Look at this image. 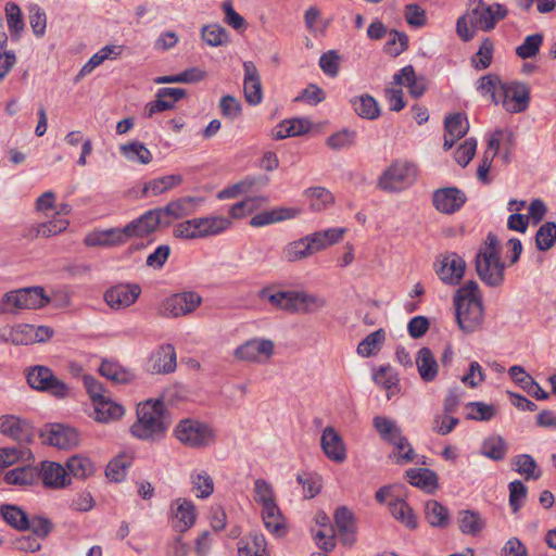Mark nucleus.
Instances as JSON below:
<instances>
[{
	"label": "nucleus",
	"instance_id": "10",
	"mask_svg": "<svg viewBox=\"0 0 556 556\" xmlns=\"http://www.w3.org/2000/svg\"><path fill=\"white\" fill-rule=\"evenodd\" d=\"M475 268L480 280L488 287L497 288L503 285L505 278V263L502 257L476 254Z\"/></svg>",
	"mask_w": 556,
	"mask_h": 556
},
{
	"label": "nucleus",
	"instance_id": "16",
	"mask_svg": "<svg viewBox=\"0 0 556 556\" xmlns=\"http://www.w3.org/2000/svg\"><path fill=\"white\" fill-rule=\"evenodd\" d=\"M204 199L201 197L186 195L168 202L163 207H157L162 219H181L192 215L202 205Z\"/></svg>",
	"mask_w": 556,
	"mask_h": 556
},
{
	"label": "nucleus",
	"instance_id": "55",
	"mask_svg": "<svg viewBox=\"0 0 556 556\" xmlns=\"http://www.w3.org/2000/svg\"><path fill=\"white\" fill-rule=\"evenodd\" d=\"M516 471L527 480H536L541 477V470L538 468L535 459L529 454H520L514 457Z\"/></svg>",
	"mask_w": 556,
	"mask_h": 556
},
{
	"label": "nucleus",
	"instance_id": "50",
	"mask_svg": "<svg viewBox=\"0 0 556 556\" xmlns=\"http://www.w3.org/2000/svg\"><path fill=\"white\" fill-rule=\"evenodd\" d=\"M295 313L311 314L321 309L326 300L303 291H295Z\"/></svg>",
	"mask_w": 556,
	"mask_h": 556
},
{
	"label": "nucleus",
	"instance_id": "8",
	"mask_svg": "<svg viewBox=\"0 0 556 556\" xmlns=\"http://www.w3.org/2000/svg\"><path fill=\"white\" fill-rule=\"evenodd\" d=\"M202 303V296L194 291L172 294L160 305L159 313L164 317L178 318L193 313Z\"/></svg>",
	"mask_w": 556,
	"mask_h": 556
},
{
	"label": "nucleus",
	"instance_id": "35",
	"mask_svg": "<svg viewBox=\"0 0 556 556\" xmlns=\"http://www.w3.org/2000/svg\"><path fill=\"white\" fill-rule=\"evenodd\" d=\"M425 518L433 528L445 529L450 525V510L443 504L435 500H429L425 503Z\"/></svg>",
	"mask_w": 556,
	"mask_h": 556
},
{
	"label": "nucleus",
	"instance_id": "49",
	"mask_svg": "<svg viewBox=\"0 0 556 556\" xmlns=\"http://www.w3.org/2000/svg\"><path fill=\"white\" fill-rule=\"evenodd\" d=\"M192 492L198 498H207L214 492L213 478L204 470H194L190 475Z\"/></svg>",
	"mask_w": 556,
	"mask_h": 556
},
{
	"label": "nucleus",
	"instance_id": "11",
	"mask_svg": "<svg viewBox=\"0 0 556 556\" xmlns=\"http://www.w3.org/2000/svg\"><path fill=\"white\" fill-rule=\"evenodd\" d=\"M530 103V89L525 83H504L500 104L508 113L525 112Z\"/></svg>",
	"mask_w": 556,
	"mask_h": 556
},
{
	"label": "nucleus",
	"instance_id": "33",
	"mask_svg": "<svg viewBox=\"0 0 556 556\" xmlns=\"http://www.w3.org/2000/svg\"><path fill=\"white\" fill-rule=\"evenodd\" d=\"M184 181V177L179 174L166 175L149 180L143 185L142 197L159 195L165 193Z\"/></svg>",
	"mask_w": 556,
	"mask_h": 556
},
{
	"label": "nucleus",
	"instance_id": "53",
	"mask_svg": "<svg viewBox=\"0 0 556 556\" xmlns=\"http://www.w3.org/2000/svg\"><path fill=\"white\" fill-rule=\"evenodd\" d=\"M5 15L8 28L13 40L18 41L24 30L25 24L20 7L14 2L5 5Z\"/></svg>",
	"mask_w": 556,
	"mask_h": 556
},
{
	"label": "nucleus",
	"instance_id": "22",
	"mask_svg": "<svg viewBox=\"0 0 556 556\" xmlns=\"http://www.w3.org/2000/svg\"><path fill=\"white\" fill-rule=\"evenodd\" d=\"M444 143L445 151L452 149L454 143L463 138L469 130V123L463 113L447 115L444 119Z\"/></svg>",
	"mask_w": 556,
	"mask_h": 556
},
{
	"label": "nucleus",
	"instance_id": "24",
	"mask_svg": "<svg viewBox=\"0 0 556 556\" xmlns=\"http://www.w3.org/2000/svg\"><path fill=\"white\" fill-rule=\"evenodd\" d=\"M39 472L46 488L62 489L71 483L66 468L59 463L43 462Z\"/></svg>",
	"mask_w": 556,
	"mask_h": 556
},
{
	"label": "nucleus",
	"instance_id": "7",
	"mask_svg": "<svg viewBox=\"0 0 556 556\" xmlns=\"http://www.w3.org/2000/svg\"><path fill=\"white\" fill-rule=\"evenodd\" d=\"M27 382L30 388L48 392L51 395L64 399L70 394V387L56 378L53 371L43 365H36L27 370Z\"/></svg>",
	"mask_w": 556,
	"mask_h": 556
},
{
	"label": "nucleus",
	"instance_id": "21",
	"mask_svg": "<svg viewBox=\"0 0 556 556\" xmlns=\"http://www.w3.org/2000/svg\"><path fill=\"white\" fill-rule=\"evenodd\" d=\"M243 91L245 101L251 105H257L263 99V88L258 70L252 61L243 62Z\"/></svg>",
	"mask_w": 556,
	"mask_h": 556
},
{
	"label": "nucleus",
	"instance_id": "6",
	"mask_svg": "<svg viewBox=\"0 0 556 556\" xmlns=\"http://www.w3.org/2000/svg\"><path fill=\"white\" fill-rule=\"evenodd\" d=\"M470 7L467 16L471 27L483 31L492 30L508 14L507 9L500 3L489 5L483 0H470Z\"/></svg>",
	"mask_w": 556,
	"mask_h": 556
},
{
	"label": "nucleus",
	"instance_id": "20",
	"mask_svg": "<svg viewBox=\"0 0 556 556\" xmlns=\"http://www.w3.org/2000/svg\"><path fill=\"white\" fill-rule=\"evenodd\" d=\"M187 94L184 88L163 87L156 92V99L146 105V116L152 117L155 113L172 110L175 103Z\"/></svg>",
	"mask_w": 556,
	"mask_h": 556
},
{
	"label": "nucleus",
	"instance_id": "28",
	"mask_svg": "<svg viewBox=\"0 0 556 556\" xmlns=\"http://www.w3.org/2000/svg\"><path fill=\"white\" fill-rule=\"evenodd\" d=\"M301 210L296 207H276L254 215L250 220V225L252 227H264L274 223L294 218L299 216Z\"/></svg>",
	"mask_w": 556,
	"mask_h": 556
},
{
	"label": "nucleus",
	"instance_id": "12",
	"mask_svg": "<svg viewBox=\"0 0 556 556\" xmlns=\"http://www.w3.org/2000/svg\"><path fill=\"white\" fill-rule=\"evenodd\" d=\"M275 350V344L269 339L254 338L239 345L233 356L243 362L263 363L268 361Z\"/></svg>",
	"mask_w": 556,
	"mask_h": 556
},
{
	"label": "nucleus",
	"instance_id": "4",
	"mask_svg": "<svg viewBox=\"0 0 556 556\" xmlns=\"http://www.w3.org/2000/svg\"><path fill=\"white\" fill-rule=\"evenodd\" d=\"M417 176L416 167L404 161H394L377 180V187L384 192H400L410 187Z\"/></svg>",
	"mask_w": 556,
	"mask_h": 556
},
{
	"label": "nucleus",
	"instance_id": "38",
	"mask_svg": "<svg viewBox=\"0 0 556 556\" xmlns=\"http://www.w3.org/2000/svg\"><path fill=\"white\" fill-rule=\"evenodd\" d=\"M262 519L265 528L277 538L287 533L285 519L277 504L262 508Z\"/></svg>",
	"mask_w": 556,
	"mask_h": 556
},
{
	"label": "nucleus",
	"instance_id": "1",
	"mask_svg": "<svg viewBox=\"0 0 556 556\" xmlns=\"http://www.w3.org/2000/svg\"><path fill=\"white\" fill-rule=\"evenodd\" d=\"M454 305L456 321L464 332L471 333L481 328L483 305L476 281L469 280L456 290Z\"/></svg>",
	"mask_w": 556,
	"mask_h": 556
},
{
	"label": "nucleus",
	"instance_id": "43",
	"mask_svg": "<svg viewBox=\"0 0 556 556\" xmlns=\"http://www.w3.org/2000/svg\"><path fill=\"white\" fill-rule=\"evenodd\" d=\"M458 527L464 534L477 535L484 529L485 521L478 511L465 509L458 513Z\"/></svg>",
	"mask_w": 556,
	"mask_h": 556
},
{
	"label": "nucleus",
	"instance_id": "45",
	"mask_svg": "<svg viewBox=\"0 0 556 556\" xmlns=\"http://www.w3.org/2000/svg\"><path fill=\"white\" fill-rule=\"evenodd\" d=\"M504 83L501 77L496 74H488L482 76L477 83V90L482 94H490L491 100L494 104H500L501 92Z\"/></svg>",
	"mask_w": 556,
	"mask_h": 556
},
{
	"label": "nucleus",
	"instance_id": "40",
	"mask_svg": "<svg viewBox=\"0 0 556 556\" xmlns=\"http://www.w3.org/2000/svg\"><path fill=\"white\" fill-rule=\"evenodd\" d=\"M408 482L417 488L432 492L438 486L437 473L428 468H410L406 471Z\"/></svg>",
	"mask_w": 556,
	"mask_h": 556
},
{
	"label": "nucleus",
	"instance_id": "14",
	"mask_svg": "<svg viewBox=\"0 0 556 556\" xmlns=\"http://www.w3.org/2000/svg\"><path fill=\"white\" fill-rule=\"evenodd\" d=\"M0 432L21 445L30 443L34 439L33 426L26 419L15 415H3L0 417Z\"/></svg>",
	"mask_w": 556,
	"mask_h": 556
},
{
	"label": "nucleus",
	"instance_id": "18",
	"mask_svg": "<svg viewBox=\"0 0 556 556\" xmlns=\"http://www.w3.org/2000/svg\"><path fill=\"white\" fill-rule=\"evenodd\" d=\"M41 438L45 443L59 448H71L78 444V432L72 428L61 424H53L43 432Z\"/></svg>",
	"mask_w": 556,
	"mask_h": 556
},
{
	"label": "nucleus",
	"instance_id": "29",
	"mask_svg": "<svg viewBox=\"0 0 556 556\" xmlns=\"http://www.w3.org/2000/svg\"><path fill=\"white\" fill-rule=\"evenodd\" d=\"M334 522L342 543L352 545L355 542L354 514L348 507L341 506L334 513Z\"/></svg>",
	"mask_w": 556,
	"mask_h": 556
},
{
	"label": "nucleus",
	"instance_id": "51",
	"mask_svg": "<svg viewBox=\"0 0 556 556\" xmlns=\"http://www.w3.org/2000/svg\"><path fill=\"white\" fill-rule=\"evenodd\" d=\"M304 195L309 200V207L315 212L326 210L334 201L332 193L323 187H313L304 191Z\"/></svg>",
	"mask_w": 556,
	"mask_h": 556
},
{
	"label": "nucleus",
	"instance_id": "44",
	"mask_svg": "<svg viewBox=\"0 0 556 556\" xmlns=\"http://www.w3.org/2000/svg\"><path fill=\"white\" fill-rule=\"evenodd\" d=\"M99 372L115 383H129L134 379V374L113 361H103L100 365Z\"/></svg>",
	"mask_w": 556,
	"mask_h": 556
},
{
	"label": "nucleus",
	"instance_id": "17",
	"mask_svg": "<svg viewBox=\"0 0 556 556\" xmlns=\"http://www.w3.org/2000/svg\"><path fill=\"white\" fill-rule=\"evenodd\" d=\"M466 194L456 187H446L433 192V206L443 214H453L466 203Z\"/></svg>",
	"mask_w": 556,
	"mask_h": 556
},
{
	"label": "nucleus",
	"instance_id": "27",
	"mask_svg": "<svg viewBox=\"0 0 556 556\" xmlns=\"http://www.w3.org/2000/svg\"><path fill=\"white\" fill-rule=\"evenodd\" d=\"M393 81L395 85H404L408 88V92L413 98L421 97L426 91V80L424 77H418L412 65H406L401 68L394 76Z\"/></svg>",
	"mask_w": 556,
	"mask_h": 556
},
{
	"label": "nucleus",
	"instance_id": "31",
	"mask_svg": "<svg viewBox=\"0 0 556 556\" xmlns=\"http://www.w3.org/2000/svg\"><path fill=\"white\" fill-rule=\"evenodd\" d=\"M3 480L8 484L17 486H29L36 484L40 480V472L34 466H20L8 470L4 473Z\"/></svg>",
	"mask_w": 556,
	"mask_h": 556
},
{
	"label": "nucleus",
	"instance_id": "47",
	"mask_svg": "<svg viewBox=\"0 0 556 556\" xmlns=\"http://www.w3.org/2000/svg\"><path fill=\"white\" fill-rule=\"evenodd\" d=\"M65 468L70 478L73 476L78 479H85L94 471L92 462L83 455L71 456L65 463Z\"/></svg>",
	"mask_w": 556,
	"mask_h": 556
},
{
	"label": "nucleus",
	"instance_id": "5",
	"mask_svg": "<svg viewBox=\"0 0 556 556\" xmlns=\"http://www.w3.org/2000/svg\"><path fill=\"white\" fill-rule=\"evenodd\" d=\"M174 434L181 444L192 448H203L215 441V432L207 424L191 418L180 420Z\"/></svg>",
	"mask_w": 556,
	"mask_h": 556
},
{
	"label": "nucleus",
	"instance_id": "56",
	"mask_svg": "<svg viewBox=\"0 0 556 556\" xmlns=\"http://www.w3.org/2000/svg\"><path fill=\"white\" fill-rule=\"evenodd\" d=\"M31 451L24 445L0 447V466L9 467L18 460L29 459Z\"/></svg>",
	"mask_w": 556,
	"mask_h": 556
},
{
	"label": "nucleus",
	"instance_id": "59",
	"mask_svg": "<svg viewBox=\"0 0 556 556\" xmlns=\"http://www.w3.org/2000/svg\"><path fill=\"white\" fill-rule=\"evenodd\" d=\"M356 137L355 130L343 128L327 138V146L332 150L349 149L355 144Z\"/></svg>",
	"mask_w": 556,
	"mask_h": 556
},
{
	"label": "nucleus",
	"instance_id": "60",
	"mask_svg": "<svg viewBox=\"0 0 556 556\" xmlns=\"http://www.w3.org/2000/svg\"><path fill=\"white\" fill-rule=\"evenodd\" d=\"M254 501L262 505V508L276 505L275 492L269 482L265 479H256L254 482Z\"/></svg>",
	"mask_w": 556,
	"mask_h": 556
},
{
	"label": "nucleus",
	"instance_id": "64",
	"mask_svg": "<svg viewBox=\"0 0 556 556\" xmlns=\"http://www.w3.org/2000/svg\"><path fill=\"white\" fill-rule=\"evenodd\" d=\"M202 38L208 46L218 47L228 42V33L220 25H208L202 28Z\"/></svg>",
	"mask_w": 556,
	"mask_h": 556
},
{
	"label": "nucleus",
	"instance_id": "54",
	"mask_svg": "<svg viewBox=\"0 0 556 556\" xmlns=\"http://www.w3.org/2000/svg\"><path fill=\"white\" fill-rule=\"evenodd\" d=\"M205 76V72L199 67L188 68L177 75L159 76L154 78L155 84H191L202 80Z\"/></svg>",
	"mask_w": 556,
	"mask_h": 556
},
{
	"label": "nucleus",
	"instance_id": "13",
	"mask_svg": "<svg viewBox=\"0 0 556 556\" xmlns=\"http://www.w3.org/2000/svg\"><path fill=\"white\" fill-rule=\"evenodd\" d=\"M169 226V219H162L160 210L152 208L144 212L138 218L131 220L123 227L124 233H126L127 240L132 237H144L154 232L159 226Z\"/></svg>",
	"mask_w": 556,
	"mask_h": 556
},
{
	"label": "nucleus",
	"instance_id": "34",
	"mask_svg": "<svg viewBox=\"0 0 556 556\" xmlns=\"http://www.w3.org/2000/svg\"><path fill=\"white\" fill-rule=\"evenodd\" d=\"M416 365L422 381L431 382L437 378L439 372V364L429 348L425 346L418 351L416 356Z\"/></svg>",
	"mask_w": 556,
	"mask_h": 556
},
{
	"label": "nucleus",
	"instance_id": "2",
	"mask_svg": "<svg viewBox=\"0 0 556 556\" xmlns=\"http://www.w3.org/2000/svg\"><path fill=\"white\" fill-rule=\"evenodd\" d=\"M169 427L162 400H148L137 407V421L130 427L131 434L140 440L157 441Z\"/></svg>",
	"mask_w": 556,
	"mask_h": 556
},
{
	"label": "nucleus",
	"instance_id": "41",
	"mask_svg": "<svg viewBox=\"0 0 556 556\" xmlns=\"http://www.w3.org/2000/svg\"><path fill=\"white\" fill-rule=\"evenodd\" d=\"M350 103L354 112L362 118L376 119L380 115V108L376 99L369 94L353 97Z\"/></svg>",
	"mask_w": 556,
	"mask_h": 556
},
{
	"label": "nucleus",
	"instance_id": "57",
	"mask_svg": "<svg viewBox=\"0 0 556 556\" xmlns=\"http://www.w3.org/2000/svg\"><path fill=\"white\" fill-rule=\"evenodd\" d=\"M311 252L307 245L305 238H301L299 240L292 241L288 243L281 253V257L287 262H298L303 258L311 256Z\"/></svg>",
	"mask_w": 556,
	"mask_h": 556
},
{
	"label": "nucleus",
	"instance_id": "3",
	"mask_svg": "<svg viewBox=\"0 0 556 556\" xmlns=\"http://www.w3.org/2000/svg\"><path fill=\"white\" fill-rule=\"evenodd\" d=\"M50 299L42 287H27L4 293L0 298V313L15 314L22 309H37L46 306Z\"/></svg>",
	"mask_w": 556,
	"mask_h": 556
},
{
	"label": "nucleus",
	"instance_id": "58",
	"mask_svg": "<svg viewBox=\"0 0 556 556\" xmlns=\"http://www.w3.org/2000/svg\"><path fill=\"white\" fill-rule=\"evenodd\" d=\"M556 241V223L545 222L538 229L535 235V245L539 251L549 250Z\"/></svg>",
	"mask_w": 556,
	"mask_h": 556
},
{
	"label": "nucleus",
	"instance_id": "9",
	"mask_svg": "<svg viewBox=\"0 0 556 556\" xmlns=\"http://www.w3.org/2000/svg\"><path fill=\"white\" fill-rule=\"evenodd\" d=\"M466 266V262L460 255L450 252L437 258L434 270L443 283L456 286L462 281Z\"/></svg>",
	"mask_w": 556,
	"mask_h": 556
},
{
	"label": "nucleus",
	"instance_id": "19",
	"mask_svg": "<svg viewBox=\"0 0 556 556\" xmlns=\"http://www.w3.org/2000/svg\"><path fill=\"white\" fill-rule=\"evenodd\" d=\"M320 446L325 455L332 462L341 464L346 459V447L340 433L327 426L320 437Z\"/></svg>",
	"mask_w": 556,
	"mask_h": 556
},
{
	"label": "nucleus",
	"instance_id": "36",
	"mask_svg": "<svg viewBox=\"0 0 556 556\" xmlns=\"http://www.w3.org/2000/svg\"><path fill=\"white\" fill-rule=\"evenodd\" d=\"M0 515L10 527L17 531H28L30 527L28 514L17 505H1Z\"/></svg>",
	"mask_w": 556,
	"mask_h": 556
},
{
	"label": "nucleus",
	"instance_id": "32",
	"mask_svg": "<svg viewBox=\"0 0 556 556\" xmlns=\"http://www.w3.org/2000/svg\"><path fill=\"white\" fill-rule=\"evenodd\" d=\"M261 300H266L269 304L278 309L295 313V291H277L271 292L270 288H263L258 292Z\"/></svg>",
	"mask_w": 556,
	"mask_h": 556
},
{
	"label": "nucleus",
	"instance_id": "46",
	"mask_svg": "<svg viewBox=\"0 0 556 556\" xmlns=\"http://www.w3.org/2000/svg\"><path fill=\"white\" fill-rule=\"evenodd\" d=\"M392 516L405 525L409 529H416L418 526L417 518L413 508L402 498L392 500L389 503Z\"/></svg>",
	"mask_w": 556,
	"mask_h": 556
},
{
	"label": "nucleus",
	"instance_id": "61",
	"mask_svg": "<svg viewBox=\"0 0 556 556\" xmlns=\"http://www.w3.org/2000/svg\"><path fill=\"white\" fill-rule=\"evenodd\" d=\"M543 43V35L540 33L529 35L523 42L516 48V54L522 59H532L538 55Z\"/></svg>",
	"mask_w": 556,
	"mask_h": 556
},
{
	"label": "nucleus",
	"instance_id": "42",
	"mask_svg": "<svg viewBox=\"0 0 556 556\" xmlns=\"http://www.w3.org/2000/svg\"><path fill=\"white\" fill-rule=\"evenodd\" d=\"M508 445L503 437L494 434L485 438L480 447V454L492 460L500 462L506 457Z\"/></svg>",
	"mask_w": 556,
	"mask_h": 556
},
{
	"label": "nucleus",
	"instance_id": "52",
	"mask_svg": "<svg viewBox=\"0 0 556 556\" xmlns=\"http://www.w3.org/2000/svg\"><path fill=\"white\" fill-rule=\"evenodd\" d=\"M386 340V332L383 329H378L369 333L357 345V353L363 357H370L377 354Z\"/></svg>",
	"mask_w": 556,
	"mask_h": 556
},
{
	"label": "nucleus",
	"instance_id": "39",
	"mask_svg": "<svg viewBox=\"0 0 556 556\" xmlns=\"http://www.w3.org/2000/svg\"><path fill=\"white\" fill-rule=\"evenodd\" d=\"M119 153L129 162L147 165L152 161V153L140 141H130L119 146Z\"/></svg>",
	"mask_w": 556,
	"mask_h": 556
},
{
	"label": "nucleus",
	"instance_id": "25",
	"mask_svg": "<svg viewBox=\"0 0 556 556\" xmlns=\"http://www.w3.org/2000/svg\"><path fill=\"white\" fill-rule=\"evenodd\" d=\"M175 528L179 532H186L190 529L197 519V511L194 504L187 498H177L170 505Z\"/></svg>",
	"mask_w": 556,
	"mask_h": 556
},
{
	"label": "nucleus",
	"instance_id": "26",
	"mask_svg": "<svg viewBox=\"0 0 556 556\" xmlns=\"http://www.w3.org/2000/svg\"><path fill=\"white\" fill-rule=\"evenodd\" d=\"M177 356L174 345L162 344L151 356V371L153 374H170L177 367Z\"/></svg>",
	"mask_w": 556,
	"mask_h": 556
},
{
	"label": "nucleus",
	"instance_id": "37",
	"mask_svg": "<svg viewBox=\"0 0 556 556\" xmlns=\"http://www.w3.org/2000/svg\"><path fill=\"white\" fill-rule=\"evenodd\" d=\"M94 419L100 422H109L121 418L125 409L118 403L113 402L108 395L93 404Z\"/></svg>",
	"mask_w": 556,
	"mask_h": 556
},
{
	"label": "nucleus",
	"instance_id": "23",
	"mask_svg": "<svg viewBox=\"0 0 556 556\" xmlns=\"http://www.w3.org/2000/svg\"><path fill=\"white\" fill-rule=\"evenodd\" d=\"M127 237L124 233L123 228H110L105 230H96L88 233L84 243L87 247H103V248H113L119 247L126 243Z\"/></svg>",
	"mask_w": 556,
	"mask_h": 556
},
{
	"label": "nucleus",
	"instance_id": "63",
	"mask_svg": "<svg viewBox=\"0 0 556 556\" xmlns=\"http://www.w3.org/2000/svg\"><path fill=\"white\" fill-rule=\"evenodd\" d=\"M202 219L204 238L217 236L231 226V220L224 216H204Z\"/></svg>",
	"mask_w": 556,
	"mask_h": 556
},
{
	"label": "nucleus",
	"instance_id": "15",
	"mask_svg": "<svg viewBox=\"0 0 556 556\" xmlns=\"http://www.w3.org/2000/svg\"><path fill=\"white\" fill-rule=\"evenodd\" d=\"M141 293V288L136 283H119L104 293L106 304L113 309H121L132 305Z\"/></svg>",
	"mask_w": 556,
	"mask_h": 556
},
{
	"label": "nucleus",
	"instance_id": "30",
	"mask_svg": "<svg viewBox=\"0 0 556 556\" xmlns=\"http://www.w3.org/2000/svg\"><path fill=\"white\" fill-rule=\"evenodd\" d=\"M239 556H270L265 536L258 532H251L238 542Z\"/></svg>",
	"mask_w": 556,
	"mask_h": 556
},
{
	"label": "nucleus",
	"instance_id": "48",
	"mask_svg": "<svg viewBox=\"0 0 556 556\" xmlns=\"http://www.w3.org/2000/svg\"><path fill=\"white\" fill-rule=\"evenodd\" d=\"M132 465V457L128 454H121L113 458L106 466L105 476L112 482H122L127 469Z\"/></svg>",
	"mask_w": 556,
	"mask_h": 556
},
{
	"label": "nucleus",
	"instance_id": "62",
	"mask_svg": "<svg viewBox=\"0 0 556 556\" xmlns=\"http://www.w3.org/2000/svg\"><path fill=\"white\" fill-rule=\"evenodd\" d=\"M494 45L490 38H484L478 52L471 58L476 70H485L492 64Z\"/></svg>",
	"mask_w": 556,
	"mask_h": 556
}]
</instances>
